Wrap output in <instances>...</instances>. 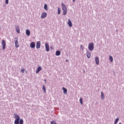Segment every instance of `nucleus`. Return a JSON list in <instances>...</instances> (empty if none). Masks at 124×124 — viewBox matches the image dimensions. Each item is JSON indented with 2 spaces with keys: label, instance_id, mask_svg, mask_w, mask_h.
<instances>
[{
  "label": "nucleus",
  "instance_id": "nucleus-4",
  "mask_svg": "<svg viewBox=\"0 0 124 124\" xmlns=\"http://www.w3.org/2000/svg\"><path fill=\"white\" fill-rule=\"evenodd\" d=\"M1 46L2 50L5 49V47L6 46V43L4 40H2L1 42Z\"/></svg>",
  "mask_w": 124,
  "mask_h": 124
},
{
  "label": "nucleus",
  "instance_id": "nucleus-19",
  "mask_svg": "<svg viewBox=\"0 0 124 124\" xmlns=\"http://www.w3.org/2000/svg\"><path fill=\"white\" fill-rule=\"evenodd\" d=\"M109 60L111 62H113V57H112V56L110 55L109 56Z\"/></svg>",
  "mask_w": 124,
  "mask_h": 124
},
{
  "label": "nucleus",
  "instance_id": "nucleus-21",
  "mask_svg": "<svg viewBox=\"0 0 124 124\" xmlns=\"http://www.w3.org/2000/svg\"><path fill=\"white\" fill-rule=\"evenodd\" d=\"M43 90L44 93H46V88H45V85H44L43 86Z\"/></svg>",
  "mask_w": 124,
  "mask_h": 124
},
{
  "label": "nucleus",
  "instance_id": "nucleus-28",
  "mask_svg": "<svg viewBox=\"0 0 124 124\" xmlns=\"http://www.w3.org/2000/svg\"><path fill=\"white\" fill-rule=\"evenodd\" d=\"M5 2L6 4H8V3H9L8 0H5Z\"/></svg>",
  "mask_w": 124,
  "mask_h": 124
},
{
  "label": "nucleus",
  "instance_id": "nucleus-31",
  "mask_svg": "<svg viewBox=\"0 0 124 124\" xmlns=\"http://www.w3.org/2000/svg\"><path fill=\"white\" fill-rule=\"evenodd\" d=\"M0 30H1V28L0 27Z\"/></svg>",
  "mask_w": 124,
  "mask_h": 124
},
{
  "label": "nucleus",
  "instance_id": "nucleus-22",
  "mask_svg": "<svg viewBox=\"0 0 124 124\" xmlns=\"http://www.w3.org/2000/svg\"><path fill=\"white\" fill-rule=\"evenodd\" d=\"M79 102L80 103V104L81 105H83V99L82 98H80L79 99Z\"/></svg>",
  "mask_w": 124,
  "mask_h": 124
},
{
  "label": "nucleus",
  "instance_id": "nucleus-18",
  "mask_svg": "<svg viewBox=\"0 0 124 124\" xmlns=\"http://www.w3.org/2000/svg\"><path fill=\"white\" fill-rule=\"evenodd\" d=\"M61 55V51L59 50H58L56 52V56H60Z\"/></svg>",
  "mask_w": 124,
  "mask_h": 124
},
{
  "label": "nucleus",
  "instance_id": "nucleus-12",
  "mask_svg": "<svg viewBox=\"0 0 124 124\" xmlns=\"http://www.w3.org/2000/svg\"><path fill=\"white\" fill-rule=\"evenodd\" d=\"M62 90L64 94H67V89L66 88L62 87Z\"/></svg>",
  "mask_w": 124,
  "mask_h": 124
},
{
  "label": "nucleus",
  "instance_id": "nucleus-16",
  "mask_svg": "<svg viewBox=\"0 0 124 124\" xmlns=\"http://www.w3.org/2000/svg\"><path fill=\"white\" fill-rule=\"evenodd\" d=\"M16 30L17 33H20V28L18 26L16 28Z\"/></svg>",
  "mask_w": 124,
  "mask_h": 124
},
{
  "label": "nucleus",
  "instance_id": "nucleus-2",
  "mask_svg": "<svg viewBox=\"0 0 124 124\" xmlns=\"http://www.w3.org/2000/svg\"><path fill=\"white\" fill-rule=\"evenodd\" d=\"M62 10H63V15H66V14L67 13V8H66L65 5H64L63 3H62Z\"/></svg>",
  "mask_w": 124,
  "mask_h": 124
},
{
  "label": "nucleus",
  "instance_id": "nucleus-15",
  "mask_svg": "<svg viewBox=\"0 0 124 124\" xmlns=\"http://www.w3.org/2000/svg\"><path fill=\"white\" fill-rule=\"evenodd\" d=\"M105 96H104V93H103V92H101V99H103V100H104V98H105Z\"/></svg>",
  "mask_w": 124,
  "mask_h": 124
},
{
  "label": "nucleus",
  "instance_id": "nucleus-1",
  "mask_svg": "<svg viewBox=\"0 0 124 124\" xmlns=\"http://www.w3.org/2000/svg\"><path fill=\"white\" fill-rule=\"evenodd\" d=\"M14 118L15 119V124H24V120L22 119H20V116L16 113L14 114Z\"/></svg>",
  "mask_w": 124,
  "mask_h": 124
},
{
  "label": "nucleus",
  "instance_id": "nucleus-33",
  "mask_svg": "<svg viewBox=\"0 0 124 124\" xmlns=\"http://www.w3.org/2000/svg\"><path fill=\"white\" fill-rule=\"evenodd\" d=\"M119 124H122V123H119Z\"/></svg>",
  "mask_w": 124,
  "mask_h": 124
},
{
  "label": "nucleus",
  "instance_id": "nucleus-7",
  "mask_svg": "<svg viewBox=\"0 0 124 124\" xmlns=\"http://www.w3.org/2000/svg\"><path fill=\"white\" fill-rule=\"evenodd\" d=\"M41 46V43H40V41H37L36 43V48L37 49H40Z\"/></svg>",
  "mask_w": 124,
  "mask_h": 124
},
{
  "label": "nucleus",
  "instance_id": "nucleus-29",
  "mask_svg": "<svg viewBox=\"0 0 124 124\" xmlns=\"http://www.w3.org/2000/svg\"><path fill=\"white\" fill-rule=\"evenodd\" d=\"M73 2H75V0H72Z\"/></svg>",
  "mask_w": 124,
  "mask_h": 124
},
{
  "label": "nucleus",
  "instance_id": "nucleus-24",
  "mask_svg": "<svg viewBox=\"0 0 124 124\" xmlns=\"http://www.w3.org/2000/svg\"><path fill=\"white\" fill-rule=\"evenodd\" d=\"M21 71L22 73H25V69H24V68H21Z\"/></svg>",
  "mask_w": 124,
  "mask_h": 124
},
{
  "label": "nucleus",
  "instance_id": "nucleus-25",
  "mask_svg": "<svg viewBox=\"0 0 124 124\" xmlns=\"http://www.w3.org/2000/svg\"><path fill=\"white\" fill-rule=\"evenodd\" d=\"M80 48L81 50H84V46H83L82 45H80Z\"/></svg>",
  "mask_w": 124,
  "mask_h": 124
},
{
  "label": "nucleus",
  "instance_id": "nucleus-8",
  "mask_svg": "<svg viewBox=\"0 0 124 124\" xmlns=\"http://www.w3.org/2000/svg\"><path fill=\"white\" fill-rule=\"evenodd\" d=\"M45 47L46 51L49 52L50 51V48H49V44L48 43L45 44Z\"/></svg>",
  "mask_w": 124,
  "mask_h": 124
},
{
  "label": "nucleus",
  "instance_id": "nucleus-9",
  "mask_svg": "<svg viewBox=\"0 0 124 124\" xmlns=\"http://www.w3.org/2000/svg\"><path fill=\"white\" fill-rule=\"evenodd\" d=\"M95 62L97 65H98L99 64V59L97 57H96L95 58Z\"/></svg>",
  "mask_w": 124,
  "mask_h": 124
},
{
  "label": "nucleus",
  "instance_id": "nucleus-10",
  "mask_svg": "<svg viewBox=\"0 0 124 124\" xmlns=\"http://www.w3.org/2000/svg\"><path fill=\"white\" fill-rule=\"evenodd\" d=\"M31 48H33L35 47V43L34 42H32L30 44Z\"/></svg>",
  "mask_w": 124,
  "mask_h": 124
},
{
  "label": "nucleus",
  "instance_id": "nucleus-30",
  "mask_svg": "<svg viewBox=\"0 0 124 124\" xmlns=\"http://www.w3.org/2000/svg\"><path fill=\"white\" fill-rule=\"evenodd\" d=\"M44 81H45V83H46V79H45V80H44Z\"/></svg>",
  "mask_w": 124,
  "mask_h": 124
},
{
  "label": "nucleus",
  "instance_id": "nucleus-20",
  "mask_svg": "<svg viewBox=\"0 0 124 124\" xmlns=\"http://www.w3.org/2000/svg\"><path fill=\"white\" fill-rule=\"evenodd\" d=\"M119 120H120V119L119 118H116L115 120V122H114V124H118V122H119Z\"/></svg>",
  "mask_w": 124,
  "mask_h": 124
},
{
  "label": "nucleus",
  "instance_id": "nucleus-5",
  "mask_svg": "<svg viewBox=\"0 0 124 124\" xmlns=\"http://www.w3.org/2000/svg\"><path fill=\"white\" fill-rule=\"evenodd\" d=\"M15 44L16 48H19L20 45H19V43H18V38H15Z\"/></svg>",
  "mask_w": 124,
  "mask_h": 124
},
{
  "label": "nucleus",
  "instance_id": "nucleus-14",
  "mask_svg": "<svg viewBox=\"0 0 124 124\" xmlns=\"http://www.w3.org/2000/svg\"><path fill=\"white\" fill-rule=\"evenodd\" d=\"M86 55L88 59H90V58H91V52L87 51Z\"/></svg>",
  "mask_w": 124,
  "mask_h": 124
},
{
  "label": "nucleus",
  "instance_id": "nucleus-27",
  "mask_svg": "<svg viewBox=\"0 0 124 124\" xmlns=\"http://www.w3.org/2000/svg\"><path fill=\"white\" fill-rule=\"evenodd\" d=\"M51 124H57V123L55 122L54 121H51Z\"/></svg>",
  "mask_w": 124,
  "mask_h": 124
},
{
  "label": "nucleus",
  "instance_id": "nucleus-3",
  "mask_svg": "<svg viewBox=\"0 0 124 124\" xmlns=\"http://www.w3.org/2000/svg\"><path fill=\"white\" fill-rule=\"evenodd\" d=\"M88 49L90 51H93V49H94V45H93V43L89 44Z\"/></svg>",
  "mask_w": 124,
  "mask_h": 124
},
{
  "label": "nucleus",
  "instance_id": "nucleus-32",
  "mask_svg": "<svg viewBox=\"0 0 124 124\" xmlns=\"http://www.w3.org/2000/svg\"><path fill=\"white\" fill-rule=\"evenodd\" d=\"M66 62H68V60H66Z\"/></svg>",
  "mask_w": 124,
  "mask_h": 124
},
{
  "label": "nucleus",
  "instance_id": "nucleus-17",
  "mask_svg": "<svg viewBox=\"0 0 124 124\" xmlns=\"http://www.w3.org/2000/svg\"><path fill=\"white\" fill-rule=\"evenodd\" d=\"M26 33L28 36H29L31 35V31H30V30H27L26 31Z\"/></svg>",
  "mask_w": 124,
  "mask_h": 124
},
{
  "label": "nucleus",
  "instance_id": "nucleus-6",
  "mask_svg": "<svg viewBox=\"0 0 124 124\" xmlns=\"http://www.w3.org/2000/svg\"><path fill=\"white\" fill-rule=\"evenodd\" d=\"M46 17H47V13L45 12L42 13L41 16V19H45Z\"/></svg>",
  "mask_w": 124,
  "mask_h": 124
},
{
  "label": "nucleus",
  "instance_id": "nucleus-23",
  "mask_svg": "<svg viewBox=\"0 0 124 124\" xmlns=\"http://www.w3.org/2000/svg\"><path fill=\"white\" fill-rule=\"evenodd\" d=\"M44 8L45 9V10H48V8L47 6V4H45L44 5Z\"/></svg>",
  "mask_w": 124,
  "mask_h": 124
},
{
  "label": "nucleus",
  "instance_id": "nucleus-13",
  "mask_svg": "<svg viewBox=\"0 0 124 124\" xmlns=\"http://www.w3.org/2000/svg\"><path fill=\"white\" fill-rule=\"evenodd\" d=\"M67 24L69 27H70V28H71L72 27V22H71L70 19H68V22Z\"/></svg>",
  "mask_w": 124,
  "mask_h": 124
},
{
  "label": "nucleus",
  "instance_id": "nucleus-26",
  "mask_svg": "<svg viewBox=\"0 0 124 124\" xmlns=\"http://www.w3.org/2000/svg\"><path fill=\"white\" fill-rule=\"evenodd\" d=\"M58 14H61V8H58Z\"/></svg>",
  "mask_w": 124,
  "mask_h": 124
},
{
  "label": "nucleus",
  "instance_id": "nucleus-11",
  "mask_svg": "<svg viewBox=\"0 0 124 124\" xmlns=\"http://www.w3.org/2000/svg\"><path fill=\"white\" fill-rule=\"evenodd\" d=\"M41 70H42V67L41 66H39L38 67L37 70H36V73H39L40 71H41Z\"/></svg>",
  "mask_w": 124,
  "mask_h": 124
}]
</instances>
